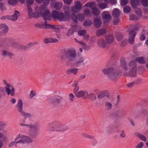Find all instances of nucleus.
Here are the masks:
<instances>
[{"label":"nucleus","instance_id":"0e129e2a","mask_svg":"<svg viewBox=\"0 0 148 148\" xmlns=\"http://www.w3.org/2000/svg\"><path fill=\"white\" fill-rule=\"evenodd\" d=\"M82 47L83 49L87 50H89L90 48V47L89 46H87L86 43L84 44Z\"/></svg>","mask_w":148,"mask_h":148},{"label":"nucleus","instance_id":"f3484780","mask_svg":"<svg viewBox=\"0 0 148 148\" xmlns=\"http://www.w3.org/2000/svg\"><path fill=\"white\" fill-rule=\"evenodd\" d=\"M93 24L94 26L97 28L100 27L101 25L102 22L101 20L98 18L94 19Z\"/></svg>","mask_w":148,"mask_h":148},{"label":"nucleus","instance_id":"e433bc0d","mask_svg":"<svg viewBox=\"0 0 148 148\" xmlns=\"http://www.w3.org/2000/svg\"><path fill=\"white\" fill-rule=\"evenodd\" d=\"M129 66L132 68V69H136V62L134 61H131L129 64Z\"/></svg>","mask_w":148,"mask_h":148},{"label":"nucleus","instance_id":"f03ea898","mask_svg":"<svg viewBox=\"0 0 148 148\" xmlns=\"http://www.w3.org/2000/svg\"><path fill=\"white\" fill-rule=\"evenodd\" d=\"M62 58L66 59L68 62L73 61L76 56L75 50L73 49H63L62 50Z\"/></svg>","mask_w":148,"mask_h":148},{"label":"nucleus","instance_id":"c756f323","mask_svg":"<svg viewBox=\"0 0 148 148\" xmlns=\"http://www.w3.org/2000/svg\"><path fill=\"white\" fill-rule=\"evenodd\" d=\"M2 55L3 56L8 55L10 57L11 59H12V56H14V55L12 53H9L6 50H4L3 51Z\"/></svg>","mask_w":148,"mask_h":148},{"label":"nucleus","instance_id":"4be33fe9","mask_svg":"<svg viewBox=\"0 0 148 148\" xmlns=\"http://www.w3.org/2000/svg\"><path fill=\"white\" fill-rule=\"evenodd\" d=\"M120 14L119 10L117 8H114L112 11V16L113 17H119Z\"/></svg>","mask_w":148,"mask_h":148},{"label":"nucleus","instance_id":"8fccbe9b","mask_svg":"<svg viewBox=\"0 0 148 148\" xmlns=\"http://www.w3.org/2000/svg\"><path fill=\"white\" fill-rule=\"evenodd\" d=\"M88 96L91 97V99L94 101L97 99V97L96 95L93 93H91L88 95Z\"/></svg>","mask_w":148,"mask_h":148},{"label":"nucleus","instance_id":"bf43d9fd","mask_svg":"<svg viewBox=\"0 0 148 148\" xmlns=\"http://www.w3.org/2000/svg\"><path fill=\"white\" fill-rule=\"evenodd\" d=\"M84 12L85 15L88 16L90 14V10L88 9H86L84 10Z\"/></svg>","mask_w":148,"mask_h":148},{"label":"nucleus","instance_id":"5fc2aeb1","mask_svg":"<svg viewBox=\"0 0 148 148\" xmlns=\"http://www.w3.org/2000/svg\"><path fill=\"white\" fill-rule=\"evenodd\" d=\"M0 9L3 11L6 10V7L4 4L2 2H0Z\"/></svg>","mask_w":148,"mask_h":148},{"label":"nucleus","instance_id":"774afa93","mask_svg":"<svg viewBox=\"0 0 148 148\" xmlns=\"http://www.w3.org/2000/svg\"><path fill=\"white\" fill-rule=\"evenodd\" d=\"M144 143L142 142H140L136 146V148H141L143 146Z\"/></svg>","mask_w":148,"mask_h":148},{"label":"nucleus","instance_id":"864d4df0","mask_svg":"<svg viewBox=\"0 0 148 148\" xmlns=\"http://www.w3.org/2000/svg\"><path fill=\"white\" fill-rule=\"evenodd\" d=\"M141 3L144 6H148V0H142Z\"/></svg>","mask_w":148,"mask_h":148},{"label":"nucleus","instance_id":"2f4dec72","mask_svg":"<svg viewBox=\"0 0 148 148\" xmlns=\"http://www.w3.org/2000/svg\"><path fill=\"white\" fill-rule=\"evenodd\" d=\"M105 105L106 108L108 110H111L112 107V104L109 102H106L105 103Z\"/></svg>","mask_w":148,"mask_h":148},{"label":"nucleus","instance_id":"69168bd1","mask_svg":"<svg viewBox=\"0 0 148 148\" xmlns=\"http://www.w3.org/2000/svg\"><path fill=\"white\" fill-rule=\"evenodd\" d=\"M84 39L87 42H88L89 38V36L88 35H85L83 36Z\"/></svg>","mask_w":148,"mask_h":148},{"label":"nucleus","instance_id":"37998d69","mask_svg":"<svg viewBox=\"0 0 148 148\" xmlns=\"http://www.w3.org/2000/svg\"><path fill=\"white\" fill-rule=\"evenodd\" d=\"M130 18L131 20L134 21H137L139 19L136 16L133 14H131L130 15Z\"/></svg>","mask_w":148,"mask_h":148},{"label":"nucleus","instance_id":"603ef678","mask_svg":"<svg viewBox=\"0 0 148 148\" xmlns=\"http://www.w3.org/2000/svg\"><path fill=\"white\" fill-rule=\"evenodd\" d=\"M86 33V30H79L78 32V35L80 36H81L85 34Z\"/></svg>","mask_w":148,"mask_h":148},{"label":"nucleus","instance_id":"dca6fc26","mask_svg":"<svg viewBox=\"0 0 148 148\" xmlns=\"http://www.w3.org/2000/svg\"><path fill=\"white\" fill-rule=\"evenodd\" d=\"M75 61L74 64L75 65L77 66L79 64L82 63H83L84 61V59L82 57H79L78 56H77L75 57V59H74L73 61Z\"/></svg>","mask_w":148,"mask_h":148},{"label":"nucleus","instance_id":"cd10ccee","mask_svg":"<svg viewBox=\"0 0 148 148\" xmlns=\"http://www.w3.org/2000/svg\"><path fill=\"white\" fill-rule=\"evenodd\" d=\"M96 5V3L94 2H88L85 4L84 7H89L90 8H92L95 7Z\"/></svg>","mask_w":148,"mask_h":148},{"label":"nucleus","instance_id":"39448f33","mask_svg":"<svg viewBox=\"0 0 148 148\" xmlns=\"http://www.w3.org/2000/svg\"><path fill=\"white\" fill-rule=\"evenodd\" d=\"M20 125L22 126H25L27 127L30 129H32L29 130V134L30 136L32 138H35L37 135L38 133V127L36 124L32 125L29 124H23L20 123Z\"/></svg>","mask_w":148,"mask_h":148},{"label":"nucleus","instance_id":"79ce46f5","mask_svg":"<svg viewBox=\"0 0 148 148\" xmlns=\"http://www.w3.org/2000/svg\"><path fill=\"white\" fill-rule=\"evenodd\" d=\"M75 31V30L72 28L69 29L67 33V36L68 37L71 36L73 34Z\"/></svg>","mask_w":148,"mask_h":148},{"label":"nucleus","instance_id":"c03bdc74","mask_svg":"<svg viewBox=\"0 0 148 148\" xmlns=\"http://www.w3.org/2000/svg\"><path fill=\"white\" fill-rule=\"evenodd\" d=\"M136 69H132V70L130 71L129 75L130 76L134 77L136 75Z\"/></svg>","mask_w":148,"mask_h":148},{"label":"nucleus","instance_id":"7c9ffc66","mask_svg":"<svg viewBox=\"0 0 148 148\" xmlns=\"http://www.w3.org/2000/svg\"><path fill=\"white\" fill-rule=\"evenodd\" d=\"M62 3L61 2H57L54 4V8L56 10L60 9L62 6Z\"/></svg>","mask_w":148,"mask_h":148},{"label":"nucleus","instance_id":"9b49d317","mask_svg":"<svg viewBox=\"0 0 148 148\" xmlns=\"http://www.w3.org/2000/svg\"><path fill=\"white\" fill-rule=\"evenodd\" d=\"M5 88L8 95H10L11 96H13L14 95V89L12 86L7 87V86H5Z\"/></svg>","mask_w":148,"mask_h":148},{"label":"nucleus","instance_id":"09e8293b","mask_svg":"<svg viewBox=\"0 0 148 148\" xmlns=\"http://www.w3.org/2000/svg\"><path fill=\"white\" fill-rule=\"evenodd\" d=\"M17 0H8V3L10 5H15L17 2Z\"/></svg>","mask_w":148,"mask_h":148},{"label":"nucleus","instance_id":"4d7b16f0","mask_svg":"<svg viewBox=\"0 0 148 148\" xmlns=\"http://www.w3.org/2000/svg\"><path fill=\"white\" fill-rule=\"evenodd\" d=\"M129 42L131 44H133L134 42V38L129 37L128 39Z\"/></svg>","mask_w":148,"mask_h":148},{"label":"nucleus","instance_id":"72a5a7b5","mask_svg":"<svg viewBox=\"0 0 148 148\" xmlns=\"http://www.w3.org/2000/svg\"><path fill=\"white\" fill-rule=\"evenodd\" d=\"M136 135L142 141L145 142L146 141V137L143 135H142L138 133H136Z\"/></svg>","mask_w":148,"mask_h":148},{"label":"nucleus","instance_id":"052dcab7","mask_svg":"<svg viewBox=\"0 0 148 148\" xmlns=\"http://www.w3.org/2000/svg\"><path fill=\"white\" fill-rule=\"evenodd\" d=\"M69 100L71 101H74L73 99L75 97V96L72 93H70L69 95Z\"/></svg>","mask_w":148,"mask_h":148},{"label":"nucleus","instance_id":"1a4fd4ad","mask_svg":"<svg viewBox=\"0 0 148 148\" xmlns=\"http://www.w3.org/2000/svg\"><path fill=\"white\" fill-rule=\"evenodd\" d=\"M23 103L22 101L19 99V112L21 115L23 116L25 119L27 118L31 117V114L28 113H26L24 112L23 110Z\"/></svg>","mask_w":148,"mask_h":148},{"label":"nucleus","instance_id":"f8f14e48","mask_svg":"<svg viewBox=\"0 0 148 148\" xmlns=\"http://www.w3.org/2000/svg\"><path fill=\"white\" fill-rule=\"evenodd\" d=\"M104 97H110L109 92L108 91H104L101 92L97 95V98L99 99L103 98Z\"/></svg>","mask_w":148,"mask_h":148},{"label":"nucleus","instance_id":"f704fd0d","mask_svg":"<svg viewBox=\"0 0 148 148\" xmlns=\"http://www.w3.org/2000/svg\"><path fill=\"white\" fill-rule=\"evenodd\" d=\"M131 10V7L129 5L124 6L123 8V12L126 13H127L130 12Z\"/></svg>","mask_w":148,"mask_h":148},{"label":"nucleus","instance_id":"aec40b11","mask_svg":"<svg viewBox=\"0 0 148 148\" xmlns=\"http://www.w3.org/2000/svg\"><path fill=\"white\" fill-rule=\"evenodd\" d=\"M91 10L92 13L95 16H98L100 14V10L97 8H92Z\"/></svg>","mask_w":148,"mask_h":148},{"label":"nucleus","instance_id":"49530a36","mask_svg":"<svg viewBox=\"0 0 148 148\" xmlns=\"http://www.w3.org/2000/svg\"><path fill=\"white\" fill-rule=\"evenodd\" d=\"M35 27L37 28L42 29L44 28L43 24L40 23H36L34 24Z\"/></svg>","mask_w":148,"mask_h":148},{"label":"nucleus","instance_id":"473e14b6","mask_svg":"<svg viewBox=\"0 0 148 148\" xmlns=\"http://www.w3.org/2000/svg\"><path fill=\"white\" fill-rule=\"evenodd\" d=\"M18 139V137H16L14 141L11 142L9 145V147H10L12 146L13 145H15V146H17V144L18 143V140L17 141V140Z\"/></svg>","mask_w":148,"mask_h":148},{"label":"nucleus","instance_id":"412c9836","mask_svg":"<svg viewBox=\"0 0 148 148\" xmlns=\"http://www.w3.org/2000/svg\"><path fill=\"white\" fill-rule=\"evenodd\" d=\"M18 13L17 11L15 10L14 11V14L12 16H9V19L13 21H16L18 18L17 14Z\"/></svg>","mask_w":148,"mask_h":148},{"label":"nucleus","instance_id":"0eeeda50","mask_svg":"<svg viewBox=\"0 0 148 148\" xmlns=\"http://www.w3.org/2000/svg\"><path fill=\"white\" fill-rule=\"evenodd\" d=\"M75 5L71 7V9L73 12L74 13H77L79 12L82 8V5L81 2L77 1L74 3Z\"/></svg>","mask_w":148,"mask_h":148},{"label":"nucleus","instance_id":"e2e57ef3","mask_svg":"<svg viewBox=\"0 0 148 148\" xmlns=\"http://www.w3.org/2000/svg\"><path fill=\"white\" fill-rule=\"evenodd\" d=\"M2 138V140L5 141L7 139V137L6 136H4L3 134L0 132V139Z\"/></svg>","mask_w":148,"mask_h":148},{"label":"nucleus","instance_id":"a878e982","mask_svg":"<svg viewBox=\"0 0 148 148\" xmlns=\"http://www.w3.org/2000/svg\"><path fill=\"white\" fill-rule=\"evenodd\" d=\"M26 136L19 134V144H23L25 142Z\"/></svg>","mask_w":148,"mask_h":148},{"label":"nucleus","instance_id":"ddd939ff","mask_svg":"<svg viewBox=\"0 0 148 148\" xmlns=\"http://www.w3.org/2000/svg\"><path fill=\"white\" fill-rule=\"evenodd\" d=\"M101 16L103 18L110 20L112 18L109 12L107 11H104L101 13Z\"/></svg>","mask_w":148,"mask_h":148},{"label":"nucleus","instance_id":"4c0bfd02","mask_svg":"<svg viewBox=\"0 0 148 148\" xmlns=\"http://www.w3.org/2000/svg\"><path fill=\"white\" fill-rule=\"evenodd\" d=\"M136 14L139 16H141L142 15V13L140 9L139 8H136L135 10Z\"/></svg>","mask_w":148,"mask_h":148},{"label":"nucleus","instance_id":"5701e85b","mask_svg":"<svg viewBox=\"0 0 148 148\" xmlns=\"http://www.w3.org/2000/svg\"><path fill=\"white\" fill-rule=\"evenodd\" d=\"M138 29V27H135L134 28L133 30L129 31V37L134 38L136 34L135 31H137Z\"/></svg>","mask_w":148,"mask_h":148},{"label":"nucleus","instance_id":"6ab92c4d","mask_svg":"<svg viewBox=\"0 0 148 148\" xmlns=\"http://www.w3.org/2000/svg\"><path fill=\"white\" fill-rule=\"evenodd\" d=\"M105 2L101 3L98 4V7L101 9H103L107 8L108 0H104Z\"/></svg>","mask_w":148,"mask_h":148},{"label":"nucleus","instance_id":"3c124183","mask_svg":"<svg viewBox=\"0 0 148 148\" xmlns=\"http://www.w3.org/2000/svg\"><path fill=\"white\" fill-rule=\"evenodd\" d=\"M114 18V19L113 21V24L114 25H116L119 23V17H113Z\"/></svg>","mask_w":148,"mask_h":148},{"label":"nucleus","instance_id":"680f3d73","mask_svg":"<svg viewBox=\"0 0 148 148\" xmlns=\"http://www.w3.org/2000/svg\"><path fill=\"white\" fill-rule=\"evenodd\" d=\"M128 3V0H121L120 3L122 5H125Z\"/></svg>","mask_w":148,"mask_h":148},{"label":"nucleus","instance_id":"a211bd4d","mask_svg":"<svg viewBox=\"0 0 148 148\" xmlns=\"http://www.w3.org/2000/svg\"><path fill=\"white\" fill-rule=\"evenodd\" d=\"M49 101L53 104H60V99L56 97H54L50 98L49 99Z\"/></svg>","mask_w":148,"mask_h":148},{"label":"nucleus","instance_id":"bb28decb","mask_svg":"<svg viewBox=\"0 0 148 148\" xmlns=\"http://www.w3.org/2000/svg\"><path fill=\"white\" fill-rule=\"evenodd\" d=\"M106 32V30L104 29H101L98 30L96 32V35L99 36L105 34Z\"/></svg>","mask_w":148,"mask_h":148},{"label":"nucleus","instance_id":"c9c22d12","mask_svg":"<svg viewBox=\"0 0 148 148\" xmlns=\"http://www.w3.org/2000/svg\"><path fill=\"white\" fill-rule=\"evenodd\" d=\"M121 110H116L113 113V115L115 118H119L120 116L119 114L121 113Z\"/></svg>","mask_w":148,"mask_h":148},{"label":"nucleus","instance_id":"de8ad7c7","mask_svg":"<svg viewBox=\"0 0 148 148\" xmlns=\"http://www.w3.org/2000/svg\"><path fill=\"white\" fill-rule=\"evenodd\" d=\"M25 142L28 143H32L33 142V140L30 137L26 136Z\"/></svg>","mask_w":148,"mask_h":148},{"label":"nucleus","instance_id":"ea45409f","mask_svg":"<svg viewBox=\"0 0 148 148\" xmlns=\"http://www.w3.org/2000/svg\"><path fill=\"white\" fill-rule=\"evenodd\" d=\"M138 3V1L137 0H132L131 1V6L133 8H136Z\"/></svg>","mask_w":148,"mask_h":148},{"label":"nucleus","instance_id":"a18cd8bd","mask_svg":"<svg viewBox=\"0 0 148 148\" xmlns=\"http://www.w3.org/2000/svg\"><path fill=\"white\" fill-rule=\"evenodd\" d=\"M121 66L125 70H127L128 68L126 66V62L124 60H121Z\"/></svg>","mask_w":148,"mask_h":148},{"label":"nucleus","instance_id":"393cba45","mask_svg":"<svg viewBox=\"0 0 148 148\" xmlns=\"http://www.w3.org/2000/svg\"><path fill=\"white\" fill-rule=\"evenodd\" d=\"M63 9L64 11V13L67 15L69 17H70V14L69 12L71 11L70 7L68 6H65L63 8Z\"/></svg>","mask_w":148,"mask_h":148},{"label":"nucleus","instance_id":"c85d7f7f","mask_svg":"<svg viewBox=\"0 0 148 148\" xmlns=\"http://www.w3.org/2000/svg\"><path fill=\"white\" fill-rule=\"evenodd\" d=\"M92 24V21L89 20H85L83 23V25L85 27L90 26Z\"/></svg>","mask_w":148,"mask_h":148},{"label":"nucleus","instance_id":"423d86ee","mask_svg":"<svg viewBox=\"0 0 148 148\" xmlns=\"http://www.w3.org/2000/svg\"><path fill=\"white\" fill-rule=\"evenodd\" d=\"M71 18L75 23H77V20L79 21L82 22L84 21L85 18V14L81 13H78L76 16L74 14H72Z\"/></svg>","mask_w":148,"mask_h":148},{"label":"nucleus","instance_id":"6e6552de","mask_svg":"<svg viewBox=\"0 0 148 148\" xmlns=\"http://www.w3.org/2000/svg\"><path fill=\"white\" fill-rule=\"evenodd\" d=\"M79 87H77L75 86L73 90V92L76 96L77 98H81L83 97L86 94H87V92L86 90H81L79 91Z\"/></svg>","mask_w":148,"mask_h":148},{"label":"nucleus","instance_id":"7ed1b4c3","mask_svg":"<svg viewBox=\"0 0 148 148\" xmlns=\"http://www.w3.org/2000/svg\"><path fill=\"white\" fill-rule=\"evenodd\" d=\"M102 71L105 74L108 75L109 79L111 80H116L119 75V73L112 67L103 69Z\"/></svg>","mask_w":148,"mask_h":148},{"label":"nucleus","instance_id":"a19ab883","mask_svg":"<svg viewBox=\"0 0 148 148\" xmlns=\"http://www.w3.org/2000/svg\"><path fill=\"white\" fill-rule=\"evenodd\" d=\"M116 38L119 41H121L123 38V35L121 33H116Z\"/></svg>","mask_w":148,"mask_h":148},{"label":"nucleus","instance_id":"4468645a","mask_svg":"<svg viewBox=\"0 0 148 148\" xmlns=\"http://www.w3.org/2000/svg\"><path fill=\"white\" fill-rule=\"evenodd\" d=\"M98 45L101 47L104 48L106 47L107 44L105 40L102 39H99L97 40V42Z\"/></svg>","mask_w":148,"mask_h":148},{"label":"nucleus","instance_id":"2eb2a0df","mask_svg":"<svg viewBox=\"0 0 148 148\" xmlns=\"http://www.w3.org/2000/svg\"><path fill=\"white\" fill-rule=\"evenodd\" d=\"M114 40V38L112 35H109L106 37V42L107 44L112 43Z\"/></svg>","mask_w":148,"mask_h":148},{"label":"nucleus","instance_id":"6e6d98bb","mask_svg":"<svg viewBox=\"0 0 148 148\" xmlns=\"http://www.w3.org/2000/svg\"><path fill=\"white\" fill-rule=\"evenodd\" d=\"M27 49L26 46H24L22 45H19V49L21 50L25 51Z\"/></svg>","mask_w":148,"mask_h":148},{"label":"nucleus","instance_id":"338daca9","mask_svg":"<svg viewBox=\"0 0 148 148\" xmlns=\"http://www.w3.org/2000/svg\"><path fill=\"white\" fill-rule=\"evenodd\" d=\"M119 135L121 137L123 138H125L126 136V135L124 130H122L121 132Z\"/></svg>","mask_w":148,"mask_h":148},{"label":"nucleus","instance_id":"58836bf2","mask_svg":"<svg viewBox=\"0 0 148 148\" xmlns=\"http://www.w3.org/2000/svg\"><path fill=\"white\" fill-rule=\"evenodd\" d=\"M136 60L139 63L142 64L145 63V62L143 57H138L136 59Z\"/></svg>","mask_w":148,"mask_h":148},{"label":"nucleus","instance_id":"9d476101","mask_svg":"<svg viewBox=\"0 0 148 148\" xmlns=\"http://www.w3.org/2000/svg\"><path fill=\"white\" fill-rule=\"evenodd\" d=\"M3 29L0 31V36H3L5 33H7L8 31V27L5 24H0V29Z\"/></svg>","mask_w":148,"mask_h":148},{"label":"nucleus","instance_id":"13d9d810","mask_svg":"<svg viewBox=\"0 0 148 148\" xmlns=\"http://www.w3.org/2000/svg\"><path fill=\"white\" fill-rule=\"evenodd\" d=\"M34 2V0H27L26 4L27 6L32 5Z\"/></svg>","mask_w":148,"mask_h":148},{"label":"nucleus","instance_id":"f257e3e1","mask_svg":"<svg viewBox=\"0 0 148 148\" xmlns=\"http://www.w3.org/2000/svg\"><path fill=\"white\" fill-rule=\"evenodd\" d=\"M49 3V1H46L44 2L43 5L36 7L35 9L36 13L32 12L28 14L29 18H38L42 16L45 20H51L50 12L46 6Z\"/></svg>","mask_w":148,"mask_h":148},{"label":"nucleus","instance_id":"b1692460","mask_svg":"<svg viewBox=\"0 0 148 148\" xmlns=\"http://www.w3.org/2000/svg\"><path fill=\"white\" fill-rule=\"evenodd\" d=\"M78 70V69L77 68H72L68 69L66 72L68 74H69L70 73L76 75Z\"/></svg>","mask_w":148,"mask_h":148},{"label":"nucleus","instance_id":"20e7f679","mask_svg":"<svg viewBox=\"0 0 148 148\" xmlns=\"http://www.w3.org/2000/svg\"><path fill=\"white\" fill-rule=\"evenodd\" d=\"M52 17L54 19H57L60 21H65L69 18L67 15H64L63 12H59L58 11L54 10L53 11Z\"/></svg>","mask_w":148,"mask_h":148}]
</instances>
